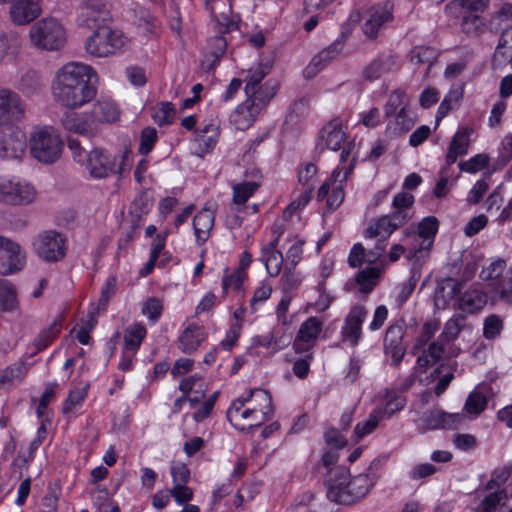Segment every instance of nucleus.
<instances>
[{
    "instance_id": "60",
    "label": "nucleus",
    "mask_w": 512,
    "mask_h": 512,
    "mask_svg": "<svg viewBox=\"0 0 512 512\" xmlns=\"http://www.w3.org/2000/svg\"><path fill=\"white\" fill-rule=\"evenodd\" d=\"M503 322L498 315L492 314L484 321L483 335L486 339H494L500 335Z\"/></svg>"
},
{
    "instance_id": "52",
    "label": "nucleus",
    "mask_w": 512,
    "mask_h": 512,
    "mask_svg": "<svg viewBox=\"0 0 512 512\" xmlns=\"http://www.w3.org/2000/svg\"><path fill=\"white\" fill-rule=\"evenodd\" d=\"M489 164V157L486 154H477L467 161H461L458 167L461 171L476 173L485 169Z\"/></svg>"
},
{
    "instance_id": "17",
    "label": "nucleus",
    "mask_w": 512,
    "mask_h": 512,
    "mask_svg": "<svg viewBox=\"0 0 512 512\" xmlns=\"http://www.w3.org/2000/svg\"><path fill=\"white\" fill-rule=\"evenodd\" d=\"M368 311L363 305L353 306L345 318L344 326L341 329V335L344 340L350 342L355 347L358 345L362 336V324L367 317Z\"/></svg>"
},
{
    "instance_id": "58",
    "label": "nucleus",
    "mask_w": 512,
    "mask_h": 512,
    "mask_svg": "<svg viewBox=\"0 0 512 512\" xmlns=\"http://www.w3.org/2000/svg\"><path fill=\"white\" fill-rule=\"evenodd\" d=\"M157 141V131L153 127H145L141 131L139 153L142 155L149 154Z\"/></svg>"
},
{
    "instance_id": "33",
    "label": "nucleus",
    "mask_w": 512,
    "mask_h": 512,
    "mask_svg": "<svg viewBox=\"0 0 512 512\" xmlns=\"http://www.w3.org/2000/svg\"><path fill=\"white\" fill-rule=\"evenodd\" d=\"M381 272L382 269L379 267H366L360 270L355 277L357 284L360 286V292L370 293L377 285Z\"/></svg>"
},
{
    "instance_id": "49",
    "label": "nucleus",
    "mask_w": 512,
    "mask_h": 512,
    "mask_svg": "<svg viewBox=\"0 0 512 512\" xmlns=\"http://www.w3.org/2000/svg\"><path fill=\"white\" fill-rule=\"evenodd\" d=\"M487 406V398L478 391H472L465 402L464 409L469 414L479 415Z\"/></svg>"
},
{
    "instance_id": "12",
    "label": "nucleus",
    "mask_w": 512,
    "mask_h": 512,
    "mask_svg": "<svg viewBox=\"0 0 512 512\" xmlns=\"http://www.w3.org/2000/svg\"><path fill=\"white\" fill-rule=\"evenodd\" d=\"M25 264V257L21 253L20 246L0 236V274L10 275L20 271Z\"/></svg>"
},
{
    "instance_id": "50",
    "label": "nucleus",
    "mask_w": 512,
    "mask_h": 512,
    "mask_svg": "<svg viewBox=\"0 0 512 512\" xmlns=\"http://www.w3.org/2000/svg\"><path fill=\"white\" fill-rule=\"evenodd\" d=\"M116 286H117L116 275L109 276L106 279V281L101 289V295H100V298L98 301L97 311L106 310L110 299L114 296V294L116 292Z\"/></svg>"
},
{
    "instance_id": "56",
    "label": "nucleus",
    "mask_w": 512,
    "mask_h": 512,
    "mask_svg": "<svg viewBox=\"0 0 512 512\" xmlns=\"http://www.w3.org/2000/svg\"><path fill=\"white\" fill-rule=\"evenodd\" d=\"M264 263L268 274L272 277H276L281 272V268L284 262L283 254L281 251H272L263 255Z\"/></svg>"
},
{
    "instance_id": "23",
    "label": "nucleus",
    "mask_w": 512,
    "mask_h": 512,
    "mask_svg": "<svg viewBox=\"0 0 512 512\" xmlns=\"http://www.w3.org/2000/svg\"><path fill=\"white\" fill-rule=\"evenodd\" d=\"M397 68V56L380 54L362 70V79L373 82Z\"/></svg>"
},
{
    "instance_id": "34",
    "label": "nucleus",
    "mask_w": 512,
    "mask_h": 512,
    "mask_svg": "<svg viewBox=\"0 0 512 512\" xmlns=\"http://www.w3.org/2000/svg\"><path fill=\"white\" fill-rule=\"evenodd\" d=\"M252 108L253 107L250 106V103L245 100L233 112L231 115V121L236 125L238 129L245 130L249 128L256 120V117L259 115V113H254Z\"/></svg>"
},
{
    "instance_id": "14",
    "label": "nucleus",
    "mask_w": 512,
    "mask_h": 512,
    "mask_svg": "<svg viewBox=\"0 0 512 512\" xmlns=\"http://www.w3.org/2000/svg\"><path fill=\"white\" fill-rule=\"evenodd\" d=\"M420 420L422 427L426 430H454L463 424L465 416L461 413H448L434 409L423 413Z\"/></svg>"
},
{
    "instance_id": "51",
    "label": "nucleus",
    "mask_w": 512,
    "mask_h": 512,
    "mask_svg": "<svg viewBox=\"0 0 512 512\" xmlns=\"http://www.w3.org/2000/svg\"><path fill=\"white\" fill-rule=\"evenodd\" d=\"M152 207V199L147 191L140 192L133 200L131 213L135 214L139 221L143 214H147Z\"/></svg>"
},
{
    "instance_id": "32",
    "label": "nucleus",
    "mask_w": 512,
    "mask_h": 512,
    "mask_svg": "<svg viewBox=\"0 0 512 512\" xmlns=\"http://www.w3.org/2000/svg\"><path fill=\"white\" fill-rule=\"evenodd\" d=\"M18 308L15 286L6 279L0 278V309L4 312H13Z\"/></svg>"
},
{
    "instance_id": "55",
    "label": "nucleus",
    "mask_w": 512,
    "mask_h": 512,
    "mask_svg": "<svg viewBox=\"0 0 512 512\" xmlns=\"http://www.w3.org/2000/svg\"><path fill=\"white\" fill-rule=\"evenodd\" d=\"M87 388L88 386L83 388H75L69 392L68 397L62 406V412L64 414L70 413L76 406L82 404L87 396Z\"/></svg>"
},
{
    "instance_id": "38",
    "label": "nucleus",
    "mask_w": 512,
    "mask_h": 512,
    "mask_svg": "<svg viewBox=\"0 0 512 512\" xmlns=\"http://www.w3.org/2000/svg\"><path fill=\"white\" fill-rule=\"evenodd\" d=\"M507 498V489L490 492L473 508V512H496L501 502Z\"/></svg>"
},
{
    "instance_id": "47",
    "label": "nucleus",
    "mask_w": 512,
    "mask_h": 512,
    "mask_svg": "<svg viewBox=\"0 0 512 512\" xmlns=\"http://www.w3.org/2000/svg\"><path fill=\"white\" fill-rule=\"evenodd\" d=\"M308 114L309 100L306 97H302L291 104L290 111L286 119L290 123L297 124L303 121Z\"/></svg>"
},
{
    "instance_id": "21",
    "label": "nucleus",
    "mask_w": 512,
    "mask_h": 512,
    "mask_svg": "<svg viewBox=\"0 0 512 512\" xmlns=\"http://www.w3.org/2000/svg\"><path fill=\"white\" fill-rule=\"evenodd\" d=\"M439 221L434 216H427L422 219V221L418 225L417 233L415 231L407 232L406 235L412 236L415 241H419L422 239V242L419 248H414L410 251L408 257L412 258L417 255L418 252H421L423 249H429L433 243V240L438 232Z\"/></svg>"
},
{
    "instance_id": "46",
    "label": "nucleus",
    "mask_w": 512,
    "mask_h": 512,
    "mask_svg": "<svg viewBox=\"0 0 512 512\" xmlns=\"http://www.w3.org/2000/svg\"><path fill=\"white\" fill-rule=\"evenodd\" d=\"M175 116V108L171 102H161L153 108L152 118L160 125L171 124Z\"/></svg>"
},
{
    "instance_id": "16",
    "label": "nucleus",
    "mask_w": 512,
    "mask_h": 512,
    "mask_svg": "<svg viewBox=\"0 0 512 512\" xmlns=\"http://www.w3.org/2000/svg\"><path fill=\"white\" fill-rule=\"evenodd\" d=\"M24 114L25 105L18 93L9 88H0V121H19Z\"/></svg>"
},
{
    "instance_id": "37",
    "label": "nucleus",
    "mask_w": 512,
    "mask_h": 512,
    "mask_svg": "<svg viewBox=\"0 0 512 512\" xmlns=\"http://www.w3.org/2000/svg\"><path fill=\"white\" fill-rule=\"evenodd\" d=\"M28 372V365L24 360L6 367L0 375V386L21 382Z\"/></svg>"
},
{
    "instance_id": "57",
    "label": "nucleus",
    "mask_w": 512,
    "mask_h": 512,
    "mask_svg": "<svg viewBox=\"0 0 512 512\" xmlns=\"http://www.w3.org/2000/svg\"><path fill=\"white\" fill-rule=\"evenodd\" d=\"M483 27L480 16L469 13L464 15L461 21L462 31L468 36H478Z\"/></svg>"
},
{
    "instance_id": "48",
    "label": "nucleus",
    "mask_w": 512,
    "mask_h": 512,
    "mask_svg": "<svg viewBox=\"0 0 512 512\" xmlns=\"http://www.w3.org/2000/svg\"><path fill=\"white\" fill-rule=\"evenodd\" d=\"M465 321V316L458 314L449 319L444 326L443 332L439 338L444 340L446 343L455 340L461 332V324Z\"/></svg>"
},
{
    "instance_id": "39",
    "label": "nucleus",
    "mask_w": 512,
    "mask_h": 512,
    "mask_svg": "<svg viewBox=\"0 0 512 512\" xmlns=\"http://www.w3.org/2000/svg\"><path fill=\"white\" fill-rule=\"evenodd\" d=\"M270 66L259 64L256 68L248 70L244 81L246 82L244 92L255 93V89L261 86L262 80L269 74Z\"/></svg>"
},
{
    "instance_id": "6",
    "label": "nucleus",
    "mask_w": 512,
    "mask_h": 512,
    "mask_svg": "<svg viewBox=\"0 0 512 512\" xmlns=\"http://www.w3.org/2000/svg\"><path fill=\"white\" fill-rule=\"evenodd\" d=\"M96 27L92 35L85 41L86 51L96 57H106L121 50L126 43V37L119 30H113L108 26Z\"/></svg>"
},
{
    "instance_id": "10",
    "label": "nucleus",
    "mask_w": 512,
    "mask_h": 512,
    "mask_svg": "<svg viewBox=\"0 0 512 512\" xmlns=\"http://www.w3.org/2000/svg\"><path fill=\"white\" fill-rule=\"evenodd\" d=\"M247 394L249 402H253L252 407H257V412L260 413V417L256 423H251L248 426H245L241 423H235L234 428L242 433H251L256 428L261 427L271 418L274 412L272 396L270 392L264 389L254 388L250 389Z\"/></svg>"
},
{
    "instance_id": "15",
    "label": "nucleus",
    "mask_w": 512,
    "mask_h": 512,
    "mask_svg": "<svg viewBox=\"0 0 512 512\" xmlns=\"http://www.w3.org/2000/svg\"><path fill=\"white\" fill-rule=\"evenodd\" d=\"M340 172L334 170L331 177L328 178L318 189L317 200L326 199V210L331 213L343 203L345 198L344 184L338 181Z\"/></svg>"
},
{
    "instance_id": "28",
    "label": "nucleus",
    "mask_w": 512,
    "mask_h": 512,
    "mask_svg": "<svg viewBox=\"0 0 512 512\" xmlns=\"http://www.w3.org/2000/svg\"><path fill=\"white\" fill-rule=\"evenodd\" d=\"M215 215L211 209H201L193 219V229L196 237V243L201 246L209 237V232L213 228Z\"/></svg>"
},
{
    "instance_id": "61",
    "label": "nucleus",
    "mask_w": 512,
    "mask_h": 512,
    "mask_svg": "<svg viewBox=\"0 0 512 512\" xmlns=\"http://www.w3.org/2000/svg\"><path fill=\"white\" fill-rule=\"evenodd\" d=\"M406 400L395 391H389L385 395L384 414L391 416L404 408Z\"/></svg>"
},
{
    "instance_id": "35",
    "label": "nucleus",
    "mask_w": 512,
    "mask_h": 512,
    "mask_svg": "<svg viewBox=\"0 0 512 512\" xmlns=\"http://www.w3.org/2000/svg\"><path fill=\"white\" fill-rule=\"evenodd\" d=\"M147 329L141 323H134L125 330L124 334V349L137 352L144 338L146 337Z\"/></svg>"
},
{
    "instance_id": "63",
    "label": "nucleus",
    "mask_w": 512,
    "mask_h": 512,
    "mask_svg": "<svg viewBox=\"0 0 512 512\" xmlns=\"http://www.w3.org/2000/svg\"><path fill=\"white\" fill-rule=\"evenodd\" d=\"M380 418L371 413L367 420L361 423H357L354 428V436L356 440L363 438L364 436L372 433L379 423Z\"/></svg>"
},
{
    "instance_id": "27",
    "label": "nucleus",
    "mask_w": 512,
    "mask_h": 512,
    "mask_svg": "<svg viewBox=\"0 0 512 512\" xmlns=\"http://www.w3.org/2000/svg\"><path fill=\"white\" fill-rule=\"evenodd\" d=\"M204 339L205 332L203 326L191 323L184 329L178 339L179 349L185 354H191L199 348Z\"/></svg>"
},
{
    "instance_id": "54",
    "label": "nucleus",
    "mask_w": 512,
    "mask_h": 512,
    "mask_svg": "<svg viewBox=\"0 0 512 512\" xmlns=\"http://www.w3.org/2000/svg\"><path fill=\"white\" fill-rule=\"evenodd\" d=\"M85 7L84 11L81 13V22L87 27H92L90 21L96 23V14L100 13V9L103 6L102 0H82Z\"/></svg>"
},
{
    "instance_id": "7",
    "label": "nucleus",
    "mask_w": 512,
    "mask_h": 512,
    "mask_svg": "<svg viewBox=\"0 0 512 512\" xmlns=\"http://www.w3.org/2000/svg\"><path fill=\"white\" fill-rule=\"evenodd\" d=\"M128 156L122 154L121 161L117 156L103 148H94L87 154L86 167L89 175L94 179L108 178L113 175L121 176Z\"/></svg>"
},
{
    "instance_id": "43",
    "label": "nucleus",
    "mask_w": 512,
    "mask_h": 512,
    "mask_svg": "<svg viewBox=\"0 0 512 512\" xmlns=\"http://www.w3.org/2000/svg\"><path fill=\"white\" fill-rule=\"evenodd\" d=\"M322 331V322L316 317H309L304 321L296 336L301 339L313 342Z\"/></svg>"
},
{
    "instance_id": "64",
    "label": "nucleus",
    "mask_w": 512,
    "mask_h": 512,
    "mask_svg": "<svg viewBox=\"0 0 512 512\" xmlns=\"http://www.w3.org/2000/svg\"><path fill=\"white\" fill-rule=\"evenodd\" d=\"M437 472L436 466L431 463H421L413 466L408 472L411 480L418 481L424 480Z\"/></svg>"
},
{
    "instance_id": "53",
    "label": "nucleus",
    "mask_w": 512,
    "mask_h": 512,
    "mask_svg": "<svg viewBox=\"0 0 512 512\" xmlns=\"http://www.w3.org/2000/svg\"><path fill=\"white\" fill-rule=\"evenodd\" d=\"M414 126V120L410 116L407 106H403L396 114L394 121V131L396 134H404Z\"/></svg>"
},
{
    "instance_id": "31",
    "label": "nucleus",
    "mask_w": 512,
    "mask_h": 512,
    "mask_svg": "<svg viewBox=\"0 0 512 512\" xmlns=\"http://www.w3.org/2000/svg\"><path fill=\"white\" fill-rule=\"evenodd\" d=\"M209 45L211 49L205 60L202 62V66L207 71L214 69L218 65L219 60L226 51L227 42L223 35L219 34L218 36L211 39Z\"/></svg>"
},
{
    "instance_id": "36",
    "label": "nucleus",
    "mask_w": 512,
    "mask_h": 512,
    "mask_svg": "<svg viewBox=\"0 0 512 512\" xmlns=\"http://www.w3.org/2000/svg\"><path fill=\"white\" fill-rule=\"evenodd\" d=\"M134 23L136 26L147 34H155L160 22L158 19L147 9L137 7L134 9Z\"/></svg>"
},
{
    "instance_id": "3",
    "label": "nucleus",
    "mask_w": 512,
    "mask_h": 512,
    "mask_svg": "<svg viewBox=\"0 0 512 512\" xmlns=\"http://www.w3.org/2000/svg\"><path fill=\"white\" fill-rule=\"evenodd\" d=\"M373 480L362 473L351 477L349 468L336 466L328 471L325 480L327 498L337 504H354L369 494Z\"/></svg>"
},
{
    "instance_id": "22",
    "label": "nucleus",
    "mask_w": 512,
    "mask_h": 512,
    "mask_svg": "<svg viewBox=\"0 0 512 512\" xmlns=\"http://www.w3.org/2000/svg\"><path fill=\"white\" fill-rule=\"evenodd\" d=\"M344 139L345 132L342 130V124L338 119H334L321 129L316 148L320 152L324 149L337 151L341 149Z\"/></svg>"
},
{
    "instance_id": "44",
    "label": "nucleus",
    "mask_w": 512,
    "mask_h": 512,
    "mask_svg": "<svg viewBox=\"0 0 512 512\" xmlns=\"http://www.w3.org/2000/svg\"><path fill=\"white\" fill-rule=\"evenodd\" d=\"M259 187L260 184L254 181L235 184L233 186V202L239 205L245 204Z\"/></svg>"
},
{
    "instance_id": "25",
    "label": "nucleus",
    "mask_w": 512,
    "mask_h": 512,
    "mask_svg": "<svg viewBox=\"0 0 512 512\" xmlns=\"http://www.w3.org/2000/svg\"><path fill=\"white\" fill-rule=\"evenodd\" d=\"M27 148V139L21 130L12 131L8 137L0 140V158H20Z\"/></svg>"
},
{
    "instance_id": "18",
    "label": "nucleus",
    "mask_w": 512,
    "mask_h": 512,
    "mask_svg": "<svg viewBox=\"0 0 512 512\" xmlns=\"http://www.w3.org/2000/svg\"><path fill=\"white\" fill-rule=\"evenodd\" d=\"M393 19V4L389 1L385 2L382 6L374 7L369 17L365 20L362 30L369 39H376L378 37L381 27L392 21Z\"/></svg>"
},
{
    "instance_id": "30",
    "label": "nucleus",
    "mask_w": 512,
    "mask_h": 512,
    "mask_svg": "<svg viewBox=\"0 0 512 512\" xmlns=\"http://www.w3.org/2000/svg\"><path fill=\"white\" fill-rule=\"evenodd\" d=\"M486 304V295L479 290L473 289L466 291L458 299V307L460 310L475 313L480 311Z\"/></svg>"
},
{
    "instance_id": "13",
    "label": "nucleus",
    "mask_w": 512,
    "mask_h": 512,
    "mask_svg": "<svg viewBox=\"0 0 512 512\" xmlns=\"http://www.w3.org/2000/svg\"><path fill=\"white\" fill-rule=\"evenodd\" d=\"M346 39L347 34L342 31L339 37L333 43L321 50L312 58L310 63L303 71L304 77L308 79L313 78L319 71L325 68L333 59H335L344 48Z\"/></svg>"
},
{
    "instance_id": "29",
    "label": "nucleus",
    "mask_w": 512,
    "mask_h": 512,
    "mask_svg": "<svg viewBox=\"0 0 512 512\" xmlns=\"http://www.w3.org/2000/svg\"><path fill=\"white\" fill-rule=\"evenodd\" d=\"M61 327L62 316L59 315L56 319L53 320L48 328L40 331V333L34 339L33 346L35 347V350L31 353V356H34L37 353L45 350L60 334Z\"/></svg>"
},
{
    "instance_id": "1",
    "label": "nucleus",
    "mask_w": 512,
    "mask_h": 512,
    "mask_svg": "<svg viewBox=\"0 0 512 512\" xmlns=\"http://www.w3.org/2000/svg\"><path fill=\"white\" fill-rule=\"evenodd\" d=\"M51 88L55 102L74 111L96 99L98 76L89 65L69 62L56 72Z\"/></svg>"
},
{
    "instance_id": "59",
    "label": "nucleus",
    "mask_w": 512,
    "mask_h": 512,
    "mask_svg": "<svg viewBox=\"0 0 512 512\" xmlns=\"http://www.w3.org/2000/svg\"><path fill=\"white\" fill-rule=\"evenodd\" d=\"M163 311L162 302L156 297L148 298L142 306L141 312L146 315L148 319L155 323L161 317Z\"/></svg>"
},
{
    "instance_id": "19",
    "label": "nucleus",
    "mask_w": 512,
    "mask_h": 512,
    "mask_svg": "<svg viewBox=\"0 0 512 512\" xmlns=\"http://www.w3.org/2000/svg\"><path fill=\"white\" fill-rule=\"evenodd\" d=\"M232 4L227 0H218L211 7V15L215 22V29L218 34L224 35L239 29V17H231Z\"/></svg>"
},
{
    "instance_id": "8",
    "label": "nucleus",
    "mask_w": 512,
    "mask_h": 512,
    "mask_svg": "<svg viewBox=\"0 0 512 512\" xmlns=\"http://www.w3.org/2000/svg\"><path fill=\"white\" fill-rule=\"evenodd\" d=\"M33 246L36 254L49 263L61 261L66 255V238L54 230L40 233Z\"/></svg>"
},
{
    "instance_id": "5",
    "label": "nucleus",
    "mask_w": 512,
    "mask_h": 512,
    "mask_svg": "<svg viewBox=\"0 0 512 512\" xmlns=\"http://www.w3.org/2000/svg\"><path fill=\"white\" fill-rule=\"evenodd\" d=\"M29 36L36 48L48 51L59 50L66 42L65 30L54 18H43L34 23Z\"/></svg>"
},
{
    "instance_id": "2",
    "label": "nucleus",
    "mask_w": 512,
    "mask_h": 512,
    "mask_svg": "<svg viewBox=\"0 0 512 512\" xmlns=\"http://www.w3.org/2000/svg\"><path fill=\"white\" fill-rule=\"evenodd\" d=\"M119 115V108L111 98L100 97L87 110L64 112L60 122L69 132L94 137L100 132L102 125L115 122Z\"/></svg>"
},
{
    "instance_id": "45",
    "label": "nucleus",
    "mask_w": 512,
    "mask_h": 512,
    "mask_svg": "<svg viewBox=\"0 0 512 512\" xmlns=\"http://www.w3.org/2000/svg\"><path fill=\"white\" fill-rule=\"evenodd\" d=\"M440 328V322L437 320L426 321L423 326L419 337L413 346V354L424 348L425 345L434 337L435 333Z\"/></svg>"
},
{
    "instance_id": "40",
    "label": "nucleus",
    "mask_w": 512,
    "mask_h": 512,
    "mask_svg": "<svg viewBox=\"0 0 512 512\" xmlns=\"http://www.w3.org/2000/svg\"><path fill=\"white\" fill-rule=\"evenodd\" d=\"M47 430L44 424H42L38 430L36 437L31 441L28 449V455L27 456H18L14 461L13 465H17L19 467H26L28 468V464L30 461L34 459V454L36 450L40 447L44 439L46 438Z\"/></svg>"
},
{
    "instance_id": "41",
    "label": "nucleus",
    "mask_w": 512,
    "mask_h": 512,
    "mask_svg": "<svg viewBox=\"0 0 512 512\" xmlns=\"http://www.w3.org/2000/svg\"><path fill=\"white\" fill-rule=\"evenodd\" d=\"M438 58V52L430 46H415L410 52V60L415 64H427L429 69Z\"/></svg>"
},
{
    "instance_id": "62",
    "label": "nucleus",
    "mask_w": 512,
    "mask_h": 512,
    "mask_svg": "<svg viewBox=\"0 0 512 512\" xmlns=\"http://www.w3.org/2000/svg\"><path fill=\"white\" fill-rule=\"evenodd\" d=\"M410 217L408 211L394 209L392 214L383 216L382 222L392 227L390 228V232H394L396 229L403 226Z\"/></svg>"
},
{
    "instance_id": "9",
    "label": "nucleus",
    "mask_w": 512,
    "mask_h": 512,
    "mask_svg": "<svg viewBox=\"0 0 512 512\" xmlns=\"http://www.w3.org/2000/svg\"><path fill=\"white\" fill-rule=\"evenodd\" d=\"M33 186L18 178H0V202L9 205H24L33 201Z\"/></svg>"
},
{
    "instance_id": "42",
    "label": "nucleus",
    "mask_w": 512,
    "mask_h": 512,
    "mask_svg": "<svg viewBox=\"0 0 512 512\" xmlns=\"http://www.w3.org/2000/svg\"><path fill=\"white\" fill-rule=\"evenodd\" d=\"M16 87L23 94L30 96L41 88L40 79L35 71L29 70L23 73L18 80Z\"/></svg>"
},
{
    "instance_id": "20",
    "label": "nucleus",
    "mask_w": 512,
    "mask_h": 512,
    "mask_svg": "<svg viewBox=\"0 0 512 512\" xmlns=\"http://www.w3.org/2000/svg\"><path fill=\"white\" fill-rule=\"evenodd\" d=\"M9 12L15 25H27L40 16L41 0H14Z\"/></svg>"
},
{
    "instance_id": "26",
    "label": "nucleus",
    "mask_w": 512,
    "mask_h": 512,
    "mask_svg": "<svg viewBox=\"0 0 512 512\" xmlns=\"http://www.w3.org/2000/svg\"><path fill=\"white\" fill-rule=\"evenodd\" d=\"M461 292V284L453 279L446 278L438 283L434 292V305L437 310H444L450 301Z\"/></svg>"
},
{
    "instance_id": "11",
    "label": "nucleus",
    "mask_w": 512,
    "mask_h": 512,
    "mask_svg": "<svg viewBox=\"0 0 512 512\" xmlns=\"http://www.w3.org/2000/svg\"><path fill=\"white\" fill-rule=\"evenodd\" d=\"M406 332V323L403 319L391 324L384 337V352L391 357V365L398 367L406 353L403 338Z\"/></svg>"
},
{
    "instance_id": "24",
    "label": "nucleus",
    "mask_w": 512,
    "mask_h": 512,
    "mask_svg": "<svg viewBox=\"0 0 512 512\" xmlns=\"http://www.w3.org/2000/svg\"><path fill=\"white\" fill-rule=\"evenodd\" d=\"M279 89L277 80L269 79L255 89V93H246V101L252 106L254 113H260L274 98Z\"/></svg>"
},
{
    "instance_id": "4",
    "label": "nucleus",
    "mask_w": 512,
    "mask_h": 512,
    "mask_svg": "<svg viewBox=\"0 0 512 512\" xmlns=\"http://www.w3.org/2000/svg\"><path fill=\"white\" fill-rule=\"evenodd\" d=\"M30 152L41 163L53 164L63 150V141L57 131L50 126L36 128L30 136Z\"/></svg>"
}]
</instances>
